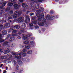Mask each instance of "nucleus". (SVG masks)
<instances>
[{
	"label": "nucleus",
	"instance_id": "8fccbe9b",
	"mask_svg": "<svg viewBox=\"0 0 73 73\" xmlns=\"http://www.w3.org/2000/svg\"><path fill=\"white\" fill-rule=\"evenodd\" d=\"M2 34H0V40L1 39V37H2Z\"/></svg>",
	"mask_w": 73,
	"mask_h": 73
},
{
	"label": "nucleus",
	"instance_id": "0eeeda50",
	"mask_svg": "<svg viewBox=\"0 0 73 73\" xmlns=\"http://www.w3.org/2000/svg\"><path fill=\"white\" fill-rule=\"evenodd\" d=\"M30 21V19L28 16H27L25 19V23L27 24Z\"/></svg>",
	"mask_w": 73,
	"mask_h": 73
},
{
	"label": "nucleus",
	"instance_id": "6e6552de",
	"mask_svg": "<svg viewBox=\"0 0 73 73\" xmlns=\"http://www.w3.org/2000/svg\"><path fill=\"white\" fill-rule=\"evenodd\" d=\"M44 9L42 7H40L39 9V10H36V12L37 13H40L41 12H44Z\"/></svg>",
	"mask_w": 73,
	"mask_h": 73
},
{
	"label": "nucleus",
	"instance_id": "37998d69",
	"mask_svg": "<svg viewBox=\"0 0 73 73\" xmlns=\"http://www.w3.org/2000/svg\"><path fill=\"white\" fill-rule=\"evenodd\" d=\"M10 14H13V11L12 10H11V11L9 12Z\"/></svg>",
	"mask_w": 73,
	"mask_h": 73
},
{
	"label": "nucleus",
	"instance_id": "412c9836",
	"mask_svg": "<svg viewBox=\"0 0 73 73\" xmlns=\"http://www.w3.org/2000/svg\"><path fill=\"white\" fill-rule=\"evenodd\" d=\"M32 23H33V24H35L37 25V24H38L39 22L37 21H33L32 22Z\"/></svg>",
	"mask_w": 73,
	"mask_h": 73
},
{
	"label": "nucleus",
	"instance_id": "c85d7f7f",
	"mask_svg": "<svg viewBox=\"0 0 73 73\" xmlns=\"http://www.w3.org/2000/svg\"><path fill=\"white\" fill-rule=\"evenodd\" d=\"M43 1H44V0H38L36 1V3H42Z\"/></svg>",
	"mask_w": 73,
	"mask_h": 73
},
{
	"label": "nucleus",
	"instance_id": "052dcab7",
	"mask_svg": "<svg viewBox=\"0 0 73 73\" xmlns=\"http://www.w3.org/2000/svg\"><path fill=\"white\" fill-rule=\"evenodd\" d=\"M12 54L13 56H15V53H13Z\"/></svg>",
	"mask_w": 73,
	"mask_h": 73
},
{
	"label": "nucleus",
	"instance_id": "338daca9",
	"mask_svg": "<svg viewBox=\"0 0 73 73\" xmlns=\"http://www.w3.org/2000/svg\"><path fill=\"white\" fill-rule=\"evenodd\" d=\"M1 65L2 66H3V64H1Z\"/></svg>",
	"mask_w": 73,
	"mask_h": 73
},
{
	"label": "nucleus",
	"instance_id": "e433bc0d",
	"mask_svg": "<svg viewBox=\"0 0 73 73\" xmlns=\"http://www.w3.org/2000/svg\"><path fill=\"white\" fill-rule=\"evenodd\" d=\"M35 8L36 9H38L40 8V6L38 5H36L35 6Z\"/></svg>",
	"mask_w": 73,
	"mask_h": 73
},
{
	"label": "nucleus",
	"instance_id": "2eb2a0df",
	"mask_svg": "<svg viewBox=\"0 0 73 73\" xmlns=\"http://www.w3.org/2000/svg\"><path fill=\"white\" fill-rule=\"evenodd\" d=\"M11 61V60H4V62L5 64H8L9 63H10Z\"/></svg>",
	"mask_w": 73,
	"mask_h": 73
},
{
	"label": "nucleus",
	"instance_id": "4c0bfd02",
	"mask_svg": "<svg viewBox=\"0 0 73 73\" xmlns=\"http://www.w3.org/2000/svg\"><path fill=\"white\" fill-rule=\"evenodd\" d=\"M35 15V13H30L29 15L30 16H33Z\"/></svg>",
	"mask_w": 73,
	"mask_h": 73
},
{
	"label": "nucleus",
	"instance_id": "dca6fc26",
	"mask_svg": "<svg viewBox=\"0 0 73 73\" xmlns=\"http://www.w3.org/2000/svg\"><path fill=\"white\" fill-rule=\"evenodd\" d=\"M26 25L25 23H23L21 25V27L22 29H25L26 27Z\"/></svg>",
	"mask_w": 73,
	"mask_h": 73
},
{
	"label": "nucleus",
	"instance_id": "2f4dec72",
	"mask_svg": "<svg viewBox=\"0 0 73 73\" xmlns=\"http://www.w3.org/2000/svg\"><path fill=\"white\" fill-rule=\"evenodd\" d=\"M33 20H36L37 19V18L36 16H34L32 17Z\"/></svg>",
	"mask_w": 73,
	"mask_h": 73
},
{
	"label": "nucleus",
	"instance_id": "20e7f679",
	"mask_svg": "<svg viewBox=\"0 0 73 73\" xmlns=\"http://www.w3.org/2000/svg\"><path fill=\"white\" fill-rule=\"evenodd\" d=\"M44 24H46V25L47 24V23H46V19H44L42 21L41 23H39L38 25L39 26H44Z\"/></svg>",
	"mask_w": 73,
	"mask_h": 73
},
{
	"label": "nucleus",
	"instance_id": "f704fd0d",
	"mask_svg": "<svg viewBox=\"0 0 73 73\" xmlns=\"http://www.w3.org/2000/svg\"><path fill=\"white\" fill-rule=\"evenodd\" d=\"M11 19H12V18L11 17H8L7 20V21H9V20H11Z\"/></svg>",
	"mask_w": 73,
	"mask_h": 73
},
{
	"label": "nucleus",
	"instance_id": "680f3d73",
	"mask_svg": "<svg viewBox=\"0 0 73 73\" xmlns=\"http://www.w3.org/2000/svg\"><path fill=\"white\" fill-rule=\"evenodd\" d=\"M9 21V22H10V23H11V22H12V21L11 20H10Z\"/></svg>",
	"mask_w": 73,
	"mask_h": 73
},
{
	"label": "nucleus",
	"instance_id": "bb28decb",
	"mask_svg": "<svg viewBox=\"0 0 73 73\" xmlns=\"http://www.w3.org/2000/svg\"><path fill=\"white\" fill-rule=\"evenodd\" d=\"M29 42L28 41L25 40L23 42L24 44H28L29 43Z\"/></svg>",
	"mask_w": 73,
	"mask_h": 73
},
{
	"label": "nucleus",
	"instance_id": "39448f33",
	"mask_svg": "<svg viewBox=\"0 0 73 73\" xmlns=\"http://www.w3.org/2000/svg\"><path fill=\"white\" fill-rule=\"evenodd\" d=\"M6 4H7V3L5 2L3 4L2 6H0V12H3V11H4L3 9H4V7H5Z\"/></svg>",
	"mask_w": 73,
	"mask_h": 73
},
{
	"label": "nucleus",
	"instance_id": "603ef678",
	"mask_svg": "<svg viewBox=\"0 0 73 73\" xmlns=\"http://www.w3.org/2000/svg\"><path fill=\"white\" fill-rule=\"evenodd\" d=\"M19 1L20 3H23L24 1V0H19Z\"/></svg>",
	"mask_w": 73,
	"mask_h": 73
},
{
	"label": "nucleus",
	"instance_id": "7c9ffc66",
	"mask_svg": "<svg viewBox=\"0 0 73 73\" xmlns=\"http://www.w3.org/2000/svg\"><path fill=\"white\" fill-rule=\"evenodd\" d=\"M11 35L10 34H8L7 35V36L6 37V39H5V40H7V39H8L9 38L11 37Z\"/></svg>",
	"mask_w": 73,
	"mask_h": 73
},
{
	"label": "nucleus",
	"instance_id": "a878e982",
	"mask_svg": "<svg viewBox=\"0 0 73 73\" xmlns=\"http://www.w3.org/2000/svg\"><path fill=\"white\" fill-rule=\"evenodd\" d=\"M7 57H9V58H11L12 57V55H11V54H9L7 55Z\"/></svg>",
	"mask_w": 73,
	"mask_h": 73
},
{
	"label": "nucleus",
	"instance_id": "58836bf2",
	"mask_svg": "<svg viewBox=\"0 0 73 73\" xmlns=\"http://www.w3.org/2000/svg\"><path fill=\"white\" fill-rule=\"evenodd\" d=\"M2 27H3V25H0V31L2 30Z\"/></svg>",
	"mask_w": 73,
	"mask_h": 73
},
{
	"label": "nucleus",
	"instance_id": "393cba45",
	"mask_svg": "<svg viewBox=\"0 0 73 73\" xmlns=\"http://www.w3.org/2000/svg\"><path fill=\"white\" fill-rule=\"evenodd\" d=\"M18 64L20 65H22V64H23V62H22V61L21 60H19L18 62Z\"/></svg>",
	"mask_w": 73,
	"mask_h": 73
},
{
	"label": "nucleus",
	"instance_id": "49530a36",
	"mask_svg": "<svg viewBox=\"0 0 73 73\" xmlns=\"http://www.w3.org/2000/svg\"><path fill=\"white\" fill-rule=\"evenodd\" d=\"M23 52H27V49L25 48H24L23 50Z\"/></svg>",
	"mask_w": 73,
	"mask_h": 73
},
{
	"label": "nucleus",
	"instance_id": "473e14b6",
	"mask_svg": "<svg viewBox=\"0 0 73 73\" xmlns=\"http://www.w3.org/2000/svg\"><path fill=\"white\" fill-rule=\"evenodd\" d=\"M54 11H52V10H51L50 12V13L51 15H52L53 13H54Z\"/></svg>",
	"mask_w": 73,
	"mask_h": 73
},
{
	"label": "nucleus",
	"instance_id": "f3484780",
	"mask_svg": "<svg viewBox=\"0 0 73 73\" xmlns=\"http://www.w3.org/2000/svg\"><path fill=\"white\" fill-rule=\"evenodd\" d=\"M8 45V42L5 41L3 44V46H5Z\"/></svg>",
	"mask_w": 73,
	"mask_h": 73
},
{
	"label": "nucleus",
	"instance_id": "7ed1b4c3",
	"mask_svg": "<svg viewBox=\"0 0 73 73\" xmlns=\"http://www.w3.org/2000/svg\"><path fill=\"white\" fill-rule=\"evenodd\" d=\"M21 15V13L19 11H17L15 12V14L13 15V17L14 19H16L17 17H19V16Z\"/></svg>",
	"mask_w": 73,
	"mask_h": 73
},
{
	"label": "nucleus",
	"instance_id": "a211bd4d",
	"mask_svg": "<svg viewBox=\"0 0 73 73\" xmlns=\"http://www.w3.org/2000/svg\"><path fill=\"white\" fill-rule=\"evenodd\" d=\"M7 19L5 18V19H4L2 20H1V21L2 22V23H5L7 22Z\"/></svg>",
	"mask_w": 73,
	"mask_h": 73
},
{
	"label": "nucleus",
	"instance_id": "f03ea898",
	"mask_svg": "<svg viewBox=\"0 0 73 73\" xmlns=\"http://www.w3.org/2000/svg\"><path fill=\"white\" fill-rule=\"evenodd\" d=\"M36 16H37V17L39 18L38 19V20L39 21H41L44 17V14L43 13H42L41 15L38 13H36Z\"/></svg>",
	"mask_w": 73,
	"mask_h": 73
},
{
	"label": "nucleus",
	"instance_id": "13d9d810",
	"mask_svg": "<svg viewBox=\"0 0 73 73\" xmlns=\"http://www.w3.org/2000/svg\"><path fill=\"white\" fill-rule=\"evenodd\" d=\"M4 57H5V56H2L1 58L2 59H4Z\"/></svg>",
	"mask_w": 73,
	"mask_h": 73
},
{
	"label": "nucleus",
	"instance_id": "9d476101",
	"mask_svg": "<svg viewBox=\"0 0 73 73\" xmlns=\"http://www.w3.org/2000/svg\"><path fill=\"white\" fill-rule=\"evenodd\" d=\"M22 19H24V17H19L18 18H17L16 19V21H18L19 23V22H21V20H22Z\"/></svg>",
	"mask_w": 73,
	"mask_h": 73
},
{
	"label": "nucleus",
	"instance_id": "5fc2aeb1",
	"mask_svg": "<svg viewBox=\"0 0 73 73\" xmlns=\"http://www.w3.org/2000/svg\"><path fill=\"white\" fill-rule=\"evenodd\" d=\"M0 52L1 53H3V51L2 50V49H1V48L0 49Z\"/></svg>",
	"mask_w": 73,
	"mask_h": 73
},
{
	"label": "nucleus",
	"instance_id": "f257e3e1",
	"mask_svg": "<svg viewBox=\"0 0 73 73\" xmlns=\"http://www.w3.org/2000/svg\"><path fill=\"white\" fill-rule=\"evenodd\" d=\"M27 54L25 53H23V52L21 51L18 54H16L15 56V58H16L18 60H20L21 58V55L22 57H25L26 56Z\"/></svg>",
	"mask_w": 73,
	"mask_h": 73
},
{
	"label": "nucleus",
	"instance_id": "5701e85b",
	"mask_svg": "<svg viewBox=\"0 0 73 73\" xmlns=\"http://www.w3.org/2000/svg\"><path fill=\"white\" fill-rule=\"evenodd\" d=\"M5 26H6V28H9V27H10V26H11V25H10V23H6L5 24Z\"/></svg>",
	"mask_w": 73,
	"mask_h": 73
},
{
	"label": "nucleus",
	"instance_id": "4468645a",
	"mask_svg": "<svg viewBox=\"0 0 73 73\" xmlns=\"http://www.w3.org/2000/svg\"><path fill=\"white\" fill-rule=\"evenodd\" d=\"M22 6L23 7V8H28V5L26 4L25 3H23L22 4Z\"/></svg>",
	"mask_w": 73,
	"mask_h": 73
},
{
	"label": "nucleus",
	"instance_id": "aec40b11",
	"mask_svg": "<svg viewBox=\"0 0 73 73\" xmlns=\"http://www.w3.org/2000/svg\"><path fill=\"white\" fill-rule=\"evenodd\" d=\"M15 38V36L10 37L9 39L10 41H11V42L13 41V40H14Z\"/></svg>",
	"mask_w": 73,
	"mask_h": 73
},
{
	"label": "nucleus",
	"instance_id": "a19ab883",
	"mask_svg": "<svg viewBox=\"0 0 73 73\" xmlns=\"http://www.w3.org/2000/svg\"><path fill=\"white\" fill-rule=\"evenodd\" d=\"M11 46L12 47H14L15 46V44L14 43H12Z\"/></svg>",
	"mask_w": 73,
	"mask_h": 73
},
{
	"label": "nucleus",
	"instance_id": "cd10ccee",
	"mask_svg": "<svg viewBox=\"0 0 73 73\" xmlns=\"http://www.w3.org/2000/svg\"><path fill=\"white\" fill-rule=\"evenodd\" d=\"M13 63L14 66H16V64H17V62H16L15 60H13Z\"/></svg>",
	"mask_w": 73,
	"mask_h": 73
},
{
	"label": "nucleus",
	"instance_id": "72a5a7b5",
	"mask_svg": "<svg viewBox=\"0 0 73 73\" xmlns=\"http://www.w3.org/2000/svg\"><path fill=\"white\" fill-rule=\"evenodd\" d=\"M27 53H28V54H32V51H28Z\"/></svg>",
	"mask_w": 73,
	"mask_h": 73
},
{
	"label": "nucleus",
	"instance_id": "c03bdc74",
	"mask_svg": "<svg viewBox=\"0 0 73 73\" xmlns=\"http://www.w3.org/2000/svg\"><path fill=\"white\" fill-rule=\"evenodd\" d=\"M17 70H18L19 69V66H18V65H17L16 67Z\"/></svg>",
	"mask_w": 73,
	"mask_h": 73
},
{
	"label": "nucleus",
	"instance_id": "ddd939ff",
	"mask_svg": "<svg viewBox=\"0 0 73 73\" xmlns=\"http://www.w3.org/2000/svg\"><path fill=\"white\" fill-rule=\"evenodd\" d=\"M20 27L18 25H15L13 27V29H19Z\"/></svg>",
	"mask_w": 73,
	"mask_h": 73
},
{
	"label": "nucleus",
	"instance_id": "774afa93",
	"mask_svg": "<svg viewBox=\"0 0 73 73\" xmlns=\"http://www.w3.org/2000/svg\"><path fill=\"white\" fill-rule=\"evenodd\" d=\"M12 73H15V72H12Z\"/></svg>",
	"mask_w": 73,
	"mask_h": 73
},
{
	"label": "nucleus",
	"instance_id": "ea45409f",
	"mask_svg": "<svg viewBox=\"0 0 73 73\" xmlns=\"http://www.w3.org/2000/svg\"><path fill=\"white\" fill-rule=\"evenodd\" d=\"M16 32H17V31H16V30H13L12 33H15Z\"/></svg>",
	"mask_w": 73,
	"mask_h": 73
},
{
	"label": "nucleus",
	"instance_id": "1a4fd4ad",
	"mask_svg": "<svg viewBox=\"0 0 73 73\" xmlns=\"http://www.w3.org/2000/svg\"><path fill=\"white\" fill-rule=\"evenodd\" d=\"M14 8L17 9L20 8V6L18 4H15L13 5Z\"/></svg>",
	"mask_w": 73,
	"mask_h": 73
},
{
	"label": "nucleus",
	"instance_id": "9b49d317",
	"mask_svg": "<svg viewBox=\"0 0 73 73\" xmlns=\"http://www.w3.org/2000/svg\"><path fill=\"white\" fill-rule=\"evenodd\" d=\"M10 52V50H9V48H7V50H6L3 52V53L4 54H7V53H9Z\"/></svg>",
	"mask_w": 73,
	"mask_h": 73
},
{
	"label": "nucleus",
	"instance_id": "69168bd1",
	"mask_svg": "<svg viewBox=\"0 0 73 73\" xmlns=\"http://www.w3.org/2000/svg\"><path fill=\"white\" fill-rule=\"evenodd\" d=\"M0 67H2V66L1 65L0 66Z\"/></svg>",
	"mask_w": 73,
	"mask_h": 73
},
{
	"label": "nucleus",
	"instance_id": "b1692460",
	"mask_svg": "<svg viewBox=\"0 0 73 73\" xmlns=\"http://www.w3.org/2000/svg\"><path fill=\"white\" fill-rule=\"evenodd\" d=\"M31 44L32 46H35V42L34 41H31Z\"/></svg>",
	"mask_w": 73,
	"mask_h": 73
},
{
	"label": "nucleus",
	"instance_id": "6e6d98bb",
	"mask_svg": "<svg viewBox=\"0 0 73 73\" xmlns=\"http://www.w3.org/2000/svg\"><path fill=\"white\" fill-rule=\"evenodd\" d=\"M11 2H14V1H15L16 0H11Z\"/></svg>",
	"mask_w": 73,
	"mask_h": 73
},
{
	"label": "nucleus",
	"instance_id": "bf43d9fd",
	"mask_svg": "<svg viewBox=\"0 0 73 73\" xmlns=\"http://www.w3.org/2000/svg\"><path fill=\"white\" fill-rule=\"evenodd\" d=\"M4 72H3V73H6V71L5 70H3Z\"/></svg>",
	"mask_w": 73,
	"mask_h": 73
},
{
	"label": "nucleus",
	"instance_id": "0e129e2a",
	"mask_svg": "<svg viewBox=\"0 0 73 73\" xmlns=\"http://www.w3.org/2000/svg\"><path fill=\"white\" fill-rule=\"evenodd\" d=\"M30 5H31V6H32V3H30Z\"/></svg>",
	"mask_w": 73,
	"mask_h": 73
},
{
	"label": "nucleus",
	"instance_id": "a18cd8bd",
	"mask_svg": "<svg viewBox=\"0 0 73 73\" xmlns=\"http://www.w3.org/2000/svg\"><path fill=\"white\" fill-rule=\"evenodd\" d=\"M3 3V0H0V4H1Z\"/></svg>",
	"mask_w": 73,
	"mask_h": 73
},
{
	"label": "nucleus",
	"instance_id": "423d86ee",
	"mask_svg": "<svg viewBox=\"0 0 73 73\" xmlns=\"http://www.w3.org/2000/svg\"><path fill=\"white\" fill-rule=\"evenodd\" d=\"M46 18L49 20H53L54 19V16H50L49 15H48L46 16Z\"/></svg>",
	"mask_w": 73,
	"mask_h": 73
},
{
	"label": "nucleus",
	"instance_id": "f8f14e48",
	"mask_svg": "<svg viewBox=\"0 0 73 73\" xmlns=\"http://www.w3.org/2000/svg\"><path fill=\"white\" fill-rule=\"evenodd\" d=\"M2 36H5L7 35V31L5 30H3L2 33Z\"/></svg>",
	"mask_w": 73,
	"mask_h": 73
},
{
	"label": "nucleus",
	"instance_id": "09e8293b",
	"mask_svg": "<svg viewBox=\"0 0 73 73\" xmlns=\"http://www.w3.org/2000/svg\"><path fill=\"white\" fill-rule=\"evenodd\" d=\"M3 12L1 11L0 12V17H1L3 15Z\"/></svg>",
	"mask_w": 73,
	"mask_h": 73
},
{
	"label": "nucleus",
	"instance_id": "c756f323",
	"mask_svg": "<svg viewBox=\"0 0 73 73\" xmlns=\"http://www.w3.org/2000/svg\"><path fill=\"white\" fill-rule=\"evenodd\" d=\"M26 36L27 37L25 36H23V40H27L28 36Z\"/></svg>",
	"mask_w": 73,
	"mask_h": 73
},
{
	"label": "nucleus",
	"instance_id": "e2e57ef3",
	"mask_svg": "<svg viewBox=\"0 0 73 73\" xmlns=\"http://www.w3.org/2000/svg\"><path fill=\"white\" fill-rule=\"evenodd\" d=\"M1 70L0 69V73H1Z\"/></svg>",
	"mask_w": 73,
	"mask_h": 73
},
{
	"label": "nucleus",
	"instance_id": "3c124183",
	"mask_svg": "<svg viewBox=\"0 0 73 73\" xmlns=\"http://www.w3.org/2000/svg\"><path fill=\"white\" fill-rule=\"evenodd\" d=\"M23 71V68H21V69L20 73H21Z\"/></svg>",
	"mask_w": 73,
	"mask_h": 73
},
{
	"label": "nucleus",
	"instance_id": "864d4df0",
	"mask_svg": "<svg viewBox=\"0 0 73 73\" xmlns=\"http://www.w3.org/2000/svg\"><path fill=\"white\" fill-rule=\"evenodd\" d=\"M38 28H39L38 26H35V29H38Z\"/></svg>",
	"mask_w": 73,
	"mask_h": 73
},
{
	"label": "nucleus",
	"instance_id": "de8ad7c7",
	"mask_svg": "<svg viewBox=\"0 0 73 73\" xmlns=\"http://www.w3.org/2000/svg\"><path fill=\"white\" fill-rule=\"evenodd\" d=\"M30 27H33V24L32 23H31L29 24Z\"/></svg>",
	"mask_w": 73,
	"mask_h": 73
},
{
	"label": "nucleus",
	"instance_id": "79ce46f5",
	"mask_svg": "<svg viewBox=\"0 0 73 73\" xmlns=\"http://www.w3.org/2000/svg\"><path fill=\"white\" fill-rule=\"evenodd\" d=\"M5 40H2V38H1V40H0V42H4Z\"/></svg>",
	"mask_w": 73,
	"mask_h": 73
},
{
	"label": "nucleus",
	"instance_id": "c9c22d12",
	"mask_svg": "<svg viewBox=\"0 0 73 73\" xmlns=\"http://www.w3.org/2000/svg\"><path fill=\"white\" fill-rule=\"evenodd\" d=\"M19 46L21 48H24V45H21V44L19 45Z\"/></svg>",
	"mask_w": 73,
	"mask_h": 73
},
{
	"label": "nucleus",
	"instance_id": "4d7b16f0",
	"mask_svg": "<svg viewBox=\"0 0 73 73\" xmlns=\"http://www.w3.org/2000/svg\"><path fill=\"white\" fill-rule=\"evenodd\" d=\"M17 38H18V39H20V38H21V37L19 36H18L17 37Z\"/></svg>",
	"mask_w": 73,
	"mask_h": 73
},
{
	"label": "nucleus",
	"instance_id": "4be33fe9",
	"mask_svg": "<svg viewBox=\"0 0 73 73\" xmlns=\"http://www.w3.org/2000/svg\"><path fill=\"white\" fill-rule=\"evenodd\" d=\"M31 47V46L29 45H26L25 46V48L26 49H29Z\"/></svg>",
	"mask_w": 73,
	"mask_h": 73
},
{
	"label": "nucleus",
	"instance_id": "6ab92c4d",
	"mask_svg": "<svg viewBox=\"0 0 73 73\" xmlns=\"http://www.w3.org/2000/svg\"><path fill=\"white\" fill-rule=\"evenodd\" d=\"M13 5V3L11 2H9L8 3L7 5L9 7H12Z\"/></svg>",
	"mask_w": 73,
	"mask_h": 73
}]
</instances>
